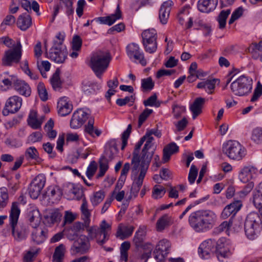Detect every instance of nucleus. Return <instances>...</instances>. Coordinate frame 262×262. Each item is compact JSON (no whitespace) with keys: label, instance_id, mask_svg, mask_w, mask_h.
<instances>
[{"label":"nucleus","instance_id":"1","mask_svg":"<svg viewBox=\"0 0 262 262\" xmlns=\"http://www.w3.org/2000/svg\"><path fill=\"white\" fill-rule=\"evenodd\" d=\"M216 216L210 210H199L192 212L189 216L188 223L196 232H203L211 229L214 225Z\"/></svg>","mask_w":262,"mask_h":262},{"label":"nucleus","instance_id":"2","mask_svg":"<svg viewBox=\"0 0 262 262\" xmlns=\"http://www.w3.org/2000/svg\"><path fill=\"white\" fill-rule=\"evenodd\" d=\"M20 213L19 203L17 202H13L9 216L10 225L11 227L12 235L17 242L25 240L29 233L28 226L23 224L17 226Z\"/></svg>","mask_w":262,"mask_h":262},{"label":"nucleus","instance_id":"3","mask_svg":"<svg viewBox=\"0 0 262 262\" xmlns=\"http://www.w3.org/2000/svg\"><path fill=\"white\" fill-rule=\"evenodd\" d=\"M111 59L110 53L106 52L98 51L92 54L90 67L98 78H101L106 71Z\"/></svg>","mask_w":262,"mask_h":262},{"label":"nucleus","instance_id":"4","mask_svg":"<svg viewBox=\"0 0 262 262\" xmlns=\"http://www.w3.org/2000/svg\"><path fill=\"white\" fill-rule=\"evenodd\" d=\"M262 228V222L259 214L254 212L249 213L245 220L244 229L247 237L255 239Z\"/></svg>","mask_w":262,"mask_h":262},{"label":"nucleus","instance_id":"5","mask_svg":"<svg viewBox=\"0 0 262 262\" xmlns=\"http://www.w3.org/2000/svg\"><path fill=\"white\" fill-rule=\"evenodd\" d=\"M252 83V78L242 75L231 83L230 89L233 94L236 96H246L251 93Z\"/></svg>","mask_w":262,"mask_h":262},{"label":"nucleus","instance_id":"6","mask_svg":"<svg viewBox=\"0 0 262 262\" xmlns=\"http://www.w3.org/2000/svg\"><path fill=\"white\" fill-rule=\"evenodd\" d=\"M223 151L229 159L240 161L246 155V148L236 141H228L223 145Z\"/></svg>","mask_w":262,"mask_h":262},{"label":"nucleus","instance_id":"7","mask_svg":"<svg viewBox=\"0 0 262 262\" xmlns=\"http://www.w3.org/2000/svg\"><path fill=\"white\" fill-rule=\"evenodd\" d=\"M142 138H144V141H146V142L142 150L141 164L149 166L154 155V150H151V147L153 146L152 141L154 139L148 130Z\"/></svg>","mask_w":262,"mask_h":262},{"label":"nucleus","instance_id":"8","mask_svg":"<svg viewBox=\"0 0 262 262\" xmlns=\"http://www.w3.org/2000/svg\"><path fill=\"white\" fill-rule=\"evenodd\" d=\"M21 56V45L20 41L18 40L14 48L5 52V56L2 60V63L4 66H11L12 62H18L20 60Z\"/></svg>","mask_w":262,"mask_h":262},{"label":"nucleus","instance_id":"9","mask_svg":"<svg viewBox=\"0 0 262 262\" xmlns=\"http://www.w3.org/2000/svg\"><path fill=\"white\" fill-rule=\"evenodd\" d=\"M90 117H92L89 110H85L83 108L77 110L74 113L71 119V127L74 129L79 128Z\"/></svg>","mask_w":262,"mask_h":262},{"label":"nucleus","instance_id":"10","mask_svg":"<svg viewBox=\"0 0 262 262\" xmlns=\"http://www.w3.org/2000/svg\"><path fill=\"white\" fill-rule=\"evenodd\" d=\"M23 103L21 97L17 95H14L9 97L7 100L5 108L2 113L4 116H7L9 114H15L20 108Z\"/></svg>","mask_w":262,"mask_h":262},{"label":"nucleus","instance_id":"11","mask_svg":"<svg viewBox=\"0 0 262 262\" xmlns=\"http://www.w3.org/2000/svg\"><path fill=\"white\" fill-rule=\"evenodd\" d=\"M126 51L127 56L130 59H134L138 61L143 66L146 65L147 62L144 53L140 50L138 44L134 42L128 44L126 48Z\"/></svg>","mask_w":262,"mask_h":262},{"label":"nucleus","instance_id":"12","mask_svg":"<svg viewBox=\"0 0 262 262\" xmlns=\"http://www.w3.org/2000/svg\"><path fill=\"white\" fill-rule=\"evenodd\" d=\"M145 236V232L142 228H139L135 233L133 238V242L137 247H143L144 249L147 248L148 251L143 254L144 257H149L150 256L151 251L153 249L152 245L150 243L144 244V240Z\"/></svg>","mask_w":262,"mask_h":262},{"label":"nucleus","instance_id":"13","mask_svg":"<svg viewBox=\"0 0 262 262\" xmlns=\"http://www.w3.org/2000/svg\"><path fill=\"white\" fill-rule=\"evenodd\" d=\"M225 242L226 239L225 238H220L217 241V245H216L214 251V254L217 259L221 262H224L232 254L229 248L225 246Z\"/></svg>","mask_w":262,"mask_h":262},{"label":"nucleus","instance_id":"14","mask_svg":"<svg viewBox=\"0 0 262 262\" xmlns=\"http://www.w3.org/2000/svg\"><path fill=\"white\" fill-rule=\"evenodd\" d=\"M217 241L214 239H208L203 242L199 248L200 256L204 259L210 257L211 253H214Z\"/></svg>","mask_w":262,"mask_h":262},{"label":"nucleus","instance_id":"15","mask_svg":"<svg viewBox=\"0 0 262 262\" xmlns=\"http://www.w3.org/2000/svg\"><path fill=\"white\" fill-rule=\"evenodd\" d=\"M90 247V242L86 236L81 235L73 243L71 250L73 254H84Z\"/></svg>","mask_w":262,"mask_h":262},{"label":"nucleus","instance_id":"16","mask_svg":"<svg viewBox=\"0 0 262 262\" xmlns=\"http://www.w3.org/2000/svg\"><path fill=\"white\" fill-rule=\"evenodd\" d=\"M45 182V178L42 176H38L33 180L29 188V193L31 198L36 199L38 198Z\"/></svg>","mask_w":262,"mask_h":262},{"label":"nucleus","instance_id":"17","mask_svg":"<svg viewBox=\"0 0 262 262\" xmlns=\"http://www.w3.org/2000/svg\"><path fill=\"white\" fill-rule=\"evenodd\" d=\"M171 244L170 242L166 239H163L159 242L154 251L155 258L160 260H163L169 253Z\"/></svg>","mask_w":262,"mask_h":262},{"label":"nucleus","instance_id":"18","mask_svg":"<svg viewBox=\"0 0 262 262\" xmlns=\"http://www.w3.org/2000/svg\"><path fill=\"white\" fill-rule=\"evenodd\" d=\"M149 166L143 164H140V173L138 177L133 182L130 189V194L136 197L143 184V180L145 178Z\"/></svg>","mask_w":262,"mask_h":262},{"label":"nucleus","instance_id":"19","mask_svg":"<svg viewBox=\"0 0 262 262\" xmlns=\"http://www.w3.org/2000/svg\"><path fill=\"white\" fill-rule=\"evenodd\" d=\"M49 57L55 62L61 63L64 62L68 55L66 48H51L50 50Z\"/></svg>","mask_w":262,"mask_h":262},{"label":"nucleus","instance_id":"20","mask_svg":"<svg viewBox=\"0 0 262 262\" xmlns=\"http://www.w3.org/2000/svg\"><path fill=\"white\" fill-rule=\"evenodd\" d=\"M60 3L59 4L55 5L54 7V12L53 14L52 19L51 22H53L55 17L59 13V10L62 8L61 5L64 6L66 9V13L70 16L73 14L74 12V9L73 7V0H59Z\"/></svg>","mask_w":262,"mask_h":262},{"label":"nucleus","instance_id":"21","mask_svg":"<svg viewBox=\"0 0 262 262\" xmlns=\"http://www.w3.org/2000/svg\"><path fill=\"white\" fill-rule=\"evenodd\" d=\"M13 88L20 95L26 97L31 95V89L29 84L24 80L16 79L13 81Z\"/></svg>","mask_w":262,"mask_h":262},{"label":"nucleus","instance_id":"22","mask_svg":"<svg viewBox=\"0 0 262 262\" xmlns=\"http://www.w3.org/2000/svg\"><path fill=\"white\" fill-rule=\"evenodd\" d=\"M144 142V138H141L139 142L136 144L133 153L132 164L133 166L132 168V171L133 173L135 174L137 173L140 162H141V160L139 155V150Z\"/></svg>","mask_w":262,"mask_h":262},{"label":"nucleus","instance_id":"23","mask_svg":"<svg viewBox=\"0 0 262 262\" xmlns=\"http://www.w3.org/2000/svg\"><path fill=\"white\" fill-rule=\"evenodd\" d=\"M121 16L122 13L120 9L119 5H118L115 14H113L107 16L99 17L96 18L92 20L91 22H93L95 20L97 21L100 22L101 24L111 26L117 19H120L121 17Z\"/></svg>","mask_w":262,"mask_h":262},{"label":"nucleus","instance_id":"24","mask_svg":"<svg viewBox=\"0 0 262 262\" xmlns=\"http://www.w3.org/2000/svg\"><path fill=\"white\" fill-rule=\"evenodd\" d=\"M100 88V85L93 80L85 79L82 83V90L88 96L96 94Z\"/></svg>","mask_w":262,"mask_h":262},{"label":"nucleus","instance_id":"25","mask_svg":"<svg viewBox=\"0 0 262 262\" xmlns=\"http://www.w3.org/2000/svg\"><path fill=\"white\" fill-rule=\"evenodd\" d=\"M242 205L241 202L239 201L234 202L227 205L222 212L221 217L225 219L230 215L234 216L240 210Z\"/></svg>","mask_w":262,"mask_h":262},{"label":"nucleus","instance_id":"26","mask_svg":"<svg viewBox=\"0 0 262 262\" xmlns=\"http://www.w3.org/2000/svg\"><path fill=\"white\" fill-rule=\"evenodd\" d=\"M252 202L258 209L262 218V182L259 183L253 191Z\"/></svg>","mask_w":262,"mask_h":262},{"label":"nucleus","instance_id":"27","mask_svg":"<svg viewBox=\"0 0 262 262\" xmlns=\"http://www.w3.org/2000/svg\"><path fill=\"white\" fill-rule=\"evenodd\" d=\"M58 113L61 116H66L72 112L73 105L66 97L61 98L57 103Z\"/></svg>","mask_w":262,"mask_h":262},{"label":"nucleus","instance_id":"28","mask_svg":"<svg viewBox=\"0 0 262 262\" xmlns=\"http://www.w3.org/2000/svg\"><path fill=\"white\" fill-rule=\"evenodd\" d=\"M257 172V169L253 166H245L239 173V179L242 182L246 183L253 179Z\"/></svg>","mask_w":262,"mask_h":262},{"label":"nucleus","instance_id":"29","mask_svg":"<svg viewBox=\"0 0 262 262\" xmlns=\"http://www.w3.org/2000/svg\"><path fill=\"white\" fill-rule=\"evenodd\" d=\"M218 4V0H199L198 10L203 13H209L214 10Z\"/></svg>","mask_w":262,"mask_h":262},{"label":"nucleus","instance_id":"30","mask_svg":"<svg viewBox=\"0 0 262 262\" xmlns=\"http://www.w3.org/2000/svg\"><path fill=\"white\" fill-rule=\"evenodd\" d=\"M171 3V1L164 2L159 10V17L160 22L163 25L167 24L169 18Z\"/></svg>","mask_w":262,"mask_h":262},{"label":"nucleus","instance_id":"31","mask_svg":"<svg viewBox=\"0 0 262 262\" xmlns=\"http://www.w3.org/2000/svg\"><path fill=\"white\" fill-rule=\"evenodd\" d=\"M47 232L39 226H34L32 231V239L36 244L42 243L46 238Z\"/></svg>","mask_w":262,"mask_h":262},{"label":"nucleus","instance_id":"32","mask_svg":"<svg viewBox=\"0 0 262 262\" xmlns=\"http://www.w3.org/2000/svg\"><path fill=\"white\" fill-rule=\"evenodd\" d=\"M205 102V98L198 97L190 106V110L192 113V118L193 119H195L202 112V110Z\"/></svg>","mask_w":262,"mask_h":262},{"label":"nucleus","instance_id":"33","mask_svg":"<svg viewBox=\"0 0 262 262\" xmlns=\"http://www.w3.org/2000/svg\"><path fill=\"white\" fill-rule=\"evenodd\" d=\"M179 146L174 142L168 144L163 149V163L168 162L172 155L179 151Z\"/></svg>","mask_w":262,"mask_h":262},{"label":"nucleus","instance_id":"34","mask_svg":"<svg viewBox=\"0 0 262 262\" xmlns=\"http://www.w3.org/2000/svg\"><path fill=\"white\" fill-rule=\"evenodd\" d=\"M99 229L100 235L102 234L103 238L101 240L97 239V243L100 245H102L108 239L109 234L108 232V231L111 230V226L109 224L107 223L105 220H103L100 225V228H99Z\"/></svg>","mask_w":262,"mask_h":262},{"label":"nucleus","instance_id":"35","mask_svg":"<svg viewBox=\"0 0 262 262\" xmlns=\"http://www.w3.org/2000/svg\"><path fill=\"white\" fill-rule=\"evenodd\" d=\"M217 81H219L217 79H207L198 83L196 87L198 89H204L208 94H211L213 93L216 82Z\"/></svg>","mask_w":262,"mask_h":262},{"label":"nucleus","instance_id":"36","mask_svg":"<svg viewBox=\"0 0 262 262\" xmlns=\"http://www.w3.org/2000/svg\"><path fill=\"white\" fill-rule=\"evenodd\" d=\"M80 211L82 215L81 217L83 222H85V225L86 226H89L91 221V210L88 208V203L85 197L82 199Z\"/></svg>","mask_w":262,"mask_h":262},{"label":"nucleus","instance_id":"37","mask_svg":"<svg viewBox=\"0 0 262 262\" xmlns=\"http://www.w3.org/2000/svg\"><path fill=\"white\" fill-rule=\"evenodd\" d=\"M31 17L26 13L20 15L17 19V26L23 31L27 30L31 26Z\"/></svg>","mask_w":262,"mask_h":262},{"label":"nucleus","instance_id":"38","mask_svg":"<svg viewBox=\"0 0 262 262\" xmlns=\"http://www.w3.org/2000/svg\"><path fill=\"white\" fill-rule=\"evenodd\" d=\"M172 223L171 217L166 214L160 217L156 223V229L159 232L163 231Z\"/></svg>","mask_w":262,"mask_h":262},{"label":"nucleus","instance_id":"39","mask_svg":"<svg viewBox=\"0 0 262 262\" xmlns=\"http://www.w3.org/2000/svg\"><path fill=\"white\" fill-rule=\"evenodd\" d=\"M94 118L90 117L88 120V124L85 125L84 132L91 136L92 137L95 138V137H99L101 134V131L94 126Z\"/></svg>","mask_w":262,"mask_h":262},{"label":"nucleus","instance_id":"40","mask_svg":"<svg viewBox=\"0 0 262 262\" xmlns=\"http://www.w3.org/2000/svg\"><path fill=\"white\" fill-rule=\"evenodd\" d=\"M66 247L63 244H60L55 249L52 256L53 262H62L66 253Z\"/></svg>","mask_w":262,"mask_h":262},{"label":"nucleus","instance_id":"41","mask_svg":"<svg viewBox=\"0 0 262 262\" xmlns=\"http://www.w3.org/2000/svg\"><path fill=\"white\" fill-rule=\"evenodd\" d=\"M61 217V214L58 211H53L49 215L45 216V223L48 226H51L58 222Z\"/></svg>","mask_w":262,"mask_h":262},{"label":"nucleus","instance_id":"42","mask_svg":"<svg viewBox=\"0 0 262 262\" xmlns=\"http://www.w3.org/2000/svg\"><path fill=\"white\" fill-rule=\"evenodd\" d=\"M60 70L57 69L50 79V82L53 89L59 91L62 87V82L60 78Z\"/></svg>","mask_w":262,"mask_h":262},{"label":"nucleus","instance_id":"43","mask_svg":"<svg viewBox=\"0 0 262 262\" xmlns=\"http://www.w3.org/2000/svg\"><path fill=\"white\" fill-rule=\"evenodd\" d=\"M134 230L133 226L124 227L123 229L119 227L116 232V236L121 239H124L128 238L132 234Z\"/></svg>","mask_w":262,"mask_h":262},{"label":"nucleus","instance_id":"44","mask_svg":"<svg viewBox=\"0 0 262 262\" xmlns=\"http://www.w3.org/2000/svg\"><path fill=\"white\" fill-rule=\"evenodd\" d=\"M28 124L33 129H39L41 127V123L37 119V113L31 111L28 119Z\"/></svg>","mask_w":262,"mask_h":262},{"label":"nucleus","instance_id":"45","mask_svg":"<svg viewBox=\"0 0 262 262\" xmlns=\"http://www.w3.org/2000/svg\"><path fill=\"white\" fill-rule=\"evenodd\" d=\"M142 43L146 52L152 54L156 52L158 47L157 40H142Z\"/></svg>","mask_w":262,"mask_h":262},{"label":"nucleus","instance_id":"46","mask_svg":"<svg viewBox=\"0 0 262 262\" xmlns=\"http://www.w3.org/2000/svg\"><path fill=\"white\" fill-rule=\"evenodd\" d=\"M251 140L257 144L262 143V127H256L253 129Z\"/></svg>","mask_w":262,"mask_h":262},{"label":"nucleus","instance_id":"47","mask_svg":"<svg viewBox=\"0 0 262 262\" xmlns=\"http://www.w3.org/2000/svg\"><path fill=\"white\" fill-rule=\"evenodd\" d=\"M231 12L230 9H227L226 10H222L220 12L217 18V20L219 24V28L221 29H224L226 24V19Z\"/></svg>","mask_w":262,"mask_h":262},{"label":"nucleus","instance_id":"48","mask_svg":"<svg viewBox=\"0 0 262 262\" xmlns=\"http://www.w3.org/2000/svg\"><path fill=\"white\" fill-rule=\"evenodd\" d=\"M27 160H37L39 159V153L35 147L28 148L24 156Z\"/></svg>","mask_w":262,"mask_h":262},{"label":"nucleus","instance_id":"49","mask_svg":"<svg viewBox=\"0 0 262 262\" xmlns=\"http://www.w3.org/2000/svg\"><path fill=\"white\" fill-rule=\"evenodd\" d=\"M155 86V82L151 77L141 80V89L143 92H149L152 90Z\"/></svg>","mask_w":262,"mask_h":262},{"label":"nucleus","instance_id":"50","mask_svg":"<svg viewBox=\"0 0 262 262\" xmlns=\"http://www.w3.org/2000/svg\"><path fill=\"white\" fill-rule=\"evenodd\" d=\"M9 201L8 190L6 187L0 188V209L5 208Z\"/></svg>","mask_w":262,"mask_h":262},{"label":"nucleus","instance_id":"51","mask_svg":"<svg viewBox=\"0 0 262 262\" xmlns=\"http://www.w3.org/2000/svg\"><path fill=\"white\" fill-rule=\"evenodd\" d=\"M142 40H157V31L154 29H147L142 33Z\"/></svg>","mask_w":262,"mask_h":262},{"label":"nucleus","instance_id":"52","mask_svg":"<svg viewBox=\"0 0 262 262\" xmlns=\"http://www.w3.org/2000/svg\"><path fill=\"white\" fill-rule=\"evenodd\" d=\"M105 197L104 192L103 191H98L93 193L91 198V202L93 206H97L101 203Z\"/></svg>","mask_w":262,"mask_h":262},{"label":"nucleus","instance_id":"53","mask_svg":"<svg viewBox=\"0 0 262 262\" xmlns=\"http://www.w3.org/2000/svg\"><path fill=\"white\" fill-rule=\"evenodd\" d=\"M28 216L31 223H34V226H38L40 220V215L38 210L33 209L30 211Z\"/></svg>","mask_w":262,"mask_h":262},{"label":"nucleus","instance_id":"54","mask_svg":"<svg viewBox=\"0 0 262 262\" xmlns=\"http://www.w3.org/2000/svg\"><path fill=\"white\" fill-rule=\"evenodd\" d=\"M86 231L88 232V235L86 236L89 241L90 240H93L95 238H97V236L100 235L99 229L97 226H93L86 228Z\"/></svg>","mask_w":262,"mask_h":262},{"label":"nucleus","instance_id":"55","mask_svg":"<svg viewBox=\"0 0 262 262\" xmlns=\"http://www.w3.org/2000/svg\"><path fill=\"white\" fill-rule=\"evenodd\" d=\"M135 95H133L130 96H126L124 98H119L116 100V104L120 106H122L129 103V106H132L135 100Z\"/></svg>","mask_w":262,"mask_h":262},{"label":"nucleus","instance_id":"56","mask_svg":"<svg viewBox=\"0 0 262 262\" xmlns=\"http://www.w3.org/2000/svg\"><path fill=\"white\" fill-rule=\"evenodd\" d=\"M165 189L163 187L155 185L153 188L152 197L156 200L160 199L165 194Z\"/></svg>","mask_w":262,"mask_h":262},{"label":"nucleus","instance_id":"57","mask_svg":"<svg viewBox=\"0 0 262 262\" xmlns=\"http://www.w3.org/2000/svg\"><path fill=\"white\" fill-rule=\"evenodd\" d=\"M48 195L53 199L59 200L62 196V191L57 187H53L48 190Z\"/></svg>","mask_w":262,"mask_h":262},{"label":"nucleus","instance_id":"58","mask_svg":"<svg viewBox=\"0 0 262 262\" xmlns=\"http://www.w3.org/2000/svg\"><path fill=\"white\" fill-rule=\"evenodd\" d=\"M37 91L40 99L43 101L47 100L48 93L43 83L40 82L37 85Z\"/></svg>","mask_w":262,"mask_h":262},{"label":"nucleus","instance_id":"59","mask_svg":"<svg viewBox=\"0 0 262 262\" xmlns=\"http://www.w3.org/2000/svg\"><path fill=\"white\" fill-rule=\"evenodd\" d=\"M97 169V164L94 161H91L87 168L86 174L89 179H91L95 173Z\"/></svg>","mask_w":262,"mask_h":262},{"label":"nucleus","instance_id":"60","mask_svg":"<svg viewBox=\"0 0 262 262\" xmlns=\"http://www.w3.org/2000/svg\"><path fill=\"white\" fill-rule=\"evenodd\" d=\"M153 111L151 109L145 108L143 112L139 115L138 120V127H140L147 118L152 113Z\"/></svg>","mask_w":262,"mask_h":262},{"label":"nucleus","instance_id":"61","mask_svg":"<svg viewBox=\"0 0 262 262\" xmlns=\"http://www.w3.org/2000/svg\"><path fill=\"white\" fill-rule=\"evenodd\" d=\"M185 107L178 104H174L172 106V113L176 119L180 118L181 115L185 113Z\"/></svg>","mask_w":262,"mask_h":262},{"label":"nucleus","instance_id":"62","mask_svg":"<svg viewBox=\"0 0 262 262\" xmlns=\"http://www.w3.org/2000/svg\"><path fill=\"white\" fill-rule=\"evenodd\" d=\"M157 96L156 94L150 96L147 99L143 101V104L145 106H149L159 107L160 103L157 102Z\"/></svg>","mask_w":262,"mask_h":262},{"label":"nucleus","instance_id":"63","mask_svg":"<svg viewBox=\"0 0 262 262\" xmlns=\"http://www.w3.org/2000/svg\"><path fill=\"white\" fill-rule=\"evenodd\" d=\"M70 192L74 195V198L77 200L82 199L85 197L83 190L79 187H75L74 185H72Z\"/></svg>","mask_w":262,"mask_h":262},{"label":"nucleus","instance_id":"64","mask_svg":"<svg viewBox=\"0 0 262 262\" xmlns=\"http://www.w3.org/2000/svg\"><path fill=\"white\" fill-rule=\"evenodd\" d=\"M262 95V85L258 82L257 84L256 87L254 90L253 96L251 99V102H255L257 101L258 98Z\"/></svg>","mask_w":262,"mask_h":262}]
</instances>
